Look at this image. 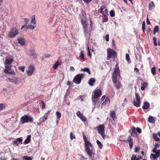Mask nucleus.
<instances>
[{"label":"nucleus","mask_w":160,"mask_h":160,"mask_svg":"<svg viewBox=\"0 0 160 160\" xmlns=\"http://www.w3.org/2000/svg\"><path fill=\"white\" fill-rule=\"evenodd\" d=\"M85 142V150L87 153L88 155L91 160H93L94 158V153L90 149L89 146H92V144L89 141L87 140Z\"/></svg>","instance_id":"f257e3e1"},{"label":"nucleus","mask_w":160,"mask_h":160,"mask_svg":"<svg viewBox=\"0 0 160 160\" xmlns=\"http://www.w3.org/2000/svg\"><path fill=\"white\" fill-rule=\"evenodd\" d=\"M13 61H5L4 63L5 65V69L4 70V71L5 73L15 75V72L11 71V68L12 66L11 63Z\"/></svg>","instance_id":"f03ea898"},{"label":"nucleus","mask_w":160,"mask_h":160,"mask_svg":"<svg viewBox=\"0 0 160 160\" xmlns=\"http://www.w3.org/2000/svg\"><path fill=\"white\" fill-rule=\"evenodd\" d=\"M33 121V119L32 117L30 115H25L21 117L19 124L20 125H22L28 122H32Z\"/></svg>","instance_id":"7ed1b4c3"},{"label":"nucleus","mask_w":160,"mask_h":160,"mask_svg":"<svg viewBox=\"0 0 160 160\" xmlns=\"http://www.w3.org/2000/svg\"><path fill=\"white\" fill-rule=\"evenodd\" d=\"M101 94L102 92L100 89H97L94 92V94L92 96L93 104L94 105H96L97 103L98 99V98L101 96Z\"/></svg>","instance_id":"20e7f679"},{"label":"nucleus","mask_w":160,"mask_h":160,"mask_svg":"<svg viewBox=\"0 0 160 160\" xmlns=\"http://www.w3.org/2000/svg\"><path fill=\"white\" fill-rule=\"evenodd\" d=\"M81 23L85 35H87L88 33V21L86 18H81Z\"/></svg>","instance_id":"39448f33"},{"label":"nucleus","mask_w":160,"mask_h":160,"mask_svg":"<svg viewBox=\"0 0 160 160\" xmlns=\"http://www.w3.org/2000/svg\"><path fill=\"white\" fill-rule=\"evenodd\" d=\"M115 66L116 68L113 72L112 76V81L114 82H115L117 78L118 73L120 72L117 63Z\"/></svg>","instance_id":"423d86ee"},{"label":"nucleus","mask_w":160,"mask_h":160,"mask_svg":"<svg viewBox=\"0 0 160 160\" xmlns=\"http://www.w3.org/2000/svg\"><path fill=\"white\" fill-rule=\"evenodd\" d=\"M117 55V52L111 49H108L107 52V58H110L114 59Z\"/></svg>","instance_id":"0eeeda50"},{"label":"nucleus","mask_w":160,"mask_h":160,"mask_svg":"<svg viewBox=\"0 0 160 160\" xmlns=\"http://www.w3.org/2000/svg\"><path fill=\"white\" fill-rule=\"evenodd\" d=\"M84 75L83 74H79L76 75L73 79V82L77 84H79L83 78Z\"/></svg>","instance_id":"6e6552de"},{"label":"nucleus","mask_w":160,"mask_h":160,"mask_svg":"<svg viewBox=\"0 0 160 160\" xmlns=\"http://www.w3.org/2000/svg\"><path fill=\"white\" fill-rule=\"evenodd\" d=\"M98 133L100 134L104 139L105 137L104 131V127L103 125H101L97 127V128Z\"/></svg>","instance_id":"1a4fd4ad"},{"label":"nucleus","mask_w":160,"mask_h":160,"mask_svg":"<svg viewBox=\"0 0 160 160\" xmlns=\"http://www.w3.org/2000/svg\"><path fill=\"white\" fill-rule=\"evenodd\" d=\"M135 96L136 100L133 101V105L137 107H138L140 106L141 105V101L140 97L139 95L137 93H135Z\"/></svg>","instance_id":"9d476101"},{"label":"nucleus","mask_w":160,"mask_h":160,"mask_svg":"<svg viewBox=\"0 0 160 160\" xmlns=\"http://www.w3.org/2000/svg\"><path fill=\"white\" fill-rule=\"evenodd\" d=\"M18 32L15 28H12L11 31L8 33V36L10 38L15 37L18 34Z\"/></svg>","instance_id":"9b49d317"},{"label":"nucleus","mask_w":160,"mask_h":160,"mask_svg":"<svg viewBox=\"0 0 160 160\" xmlns=\"http://www.w3.org/2000/svg\"><path fill=\"white\" fill-rule=\"evenodd\" d=\"M128 138V139L127 140H123L121 141L122 142H126V143L128 142L130 148L131 149H132L133 145V139L131 138L130 136H129Z\"/></svg>","instance_id":"f8f14e48"},{"label":"nucleus","mask_w":160,"mask_h":160,"mask_svg":"<svg viewBox=\"0 0 160 160\" xmlns=\"http://www.w3.org/2000/svg\"><path fill=\"white\" fill-rule=\"evenodd\" d=\"M35 67L33 65H29L28 70L27 72V75L28 76H31L32 75L35 70Z\"/></svg>","instance_id":"ddd939ff"},{"label":"nucleus","mask_w":160,"mask_h":160,"mask_svg":"<svg viewBox=\"0 0 160 160\" xmlns=\"http://www.w3.org/2000/svg\"><path fill=\"white\" fill-rule=\"evenodd\" d=\"M76 114L82 121L86 122L87 121V118L84 116L83 113H81L80 111H78L76 113Z\"/></svg>","instance_id":"4468645a"},{"label":"nucleus","mask_w":160,"mask_h":160,"mask_svg":"<svg viewBox=\"0 0 160 160\" xmlns=\"http://www.w3.org/2000/svg\"><path fill=\"white\" fill-rule=\"evenodd\" d=\"M1 56L3 58V60L5 59V60H13L12 58V56H11L8 55L7 53H2L1 55Z\"/></svg>","instance_id":"2eb2a0df"},{"label":"nucleus","mask_w":160,"mask_h":160,"mask_svg":"<svg viewBox=\"0 0 160 160\" xmlns=\"http://www.w3.org/2000/svg\"><path fill=\"white\" fill-rule=\"evenodd\" d=\"M108 12V10L104 5L102 6L98 10V12L101 13L103 15L104 14L105 12Z\"/></svg>","instance_id":"dca6fc26"},{"label":"nucleus","mask_w":160,"mask_h":160,"mask_svg":"<svg viewBox=\"0 0 160 160\" xmlns=\"http://www.w3.org/2000/svg\"><path fill=\"white\" fill-rule=\"evenodd\" d=\"M129 132L131 134V136H134L136 135L135 128L134 127H132L131 129L129 130Z\"/></svg>","instance_id":"f3484780"},{"label":"nucleus","mask_w":160,"mask_h":160,"mask_svg":"<svg viewBox=\"0 0 160 160\" xmlns=\"http://www.w3.org/2000/svg\"><path fill=\"white\" fill-rule=\"evenodd\" d=\"M110 99L109 97H107L105 101L102 102V107L105 106V105L109 104L110 103Z\"/></svg>","instance_id":"a211bd4d"},{"label":"nucleus","mask_w":160,"mask_h":160,"mask_svg":"<svg viewBox=\"0 0 160 160\" xmlns=\"http://www.w3.org/2000/svg\"><path fill=\"white\" fill-rule=\"evenodd\" d=\"M108 12H105L104 13V14L102 16L103 19L102 20V22H107L108 20V17H107V15H108Z\"/></svg>","instance_id":"6ab92c4d"},{"label":"nucleus","mask_w":160,"mask_h":160,"mask_svg":"<svg viewBox=\"0 0 160 160\" xmlns=\"http://www.w3.org/2000/svg\"><path fill=\"white\" fill-rule=\"evenodd\" d=\"M117 78L115 82H113L114 83V86L116 87V88L118 89L120 88L122 86V85L119 82H117Z\"/></svg>","instance_id":"aec40b11"},{"label":"nucleus","mask_w":160,"mask_h":160,"mask_svg":"<svg viewBox=\"0 0 160 160\" xmlns=\"http://www.w3.org/2000/svg\"><path fill=\"white\" fill-rule=\"evenodd\" d=\"M150 107L149 103L147 102H144L143 105L142 107V108L144 110H146L148 109Z\"/></svg>","instance_id":"412c9836"},{"label":"nucleus","mask_w":160,"mask_h":160,"mask_svg":"<svg viewBox=\"0 0 160 160\" xmlns=\"http://www.w3.org/2000/svg\"><path fill=\"white\" fill-rule=\"evenodd\" d=\"M22 140L21 138H18L16 139V140L13 142V144L18 145L20 143L22 142Z\"/></svg>","instance_id":"4be33fe9"},{"label":"nucleus","mask_w":160,"mask_h":160,"mask_svg":"<svg viewBox=\"0 0 160 160\" xmlns=\"http://www.w3.org/2000/svg\"><path fill=\"white\" fill-rule=\"evenodd\" d=\"M148 121L151 123H154L155 122V118L152 116H150L148 118Z\"/></svg>","instance_id":"5701e85b"},{"label":"nucleus","mask_w":160,"mask_h":160,"mask_svg":"<svg viewBox=\"0 0 160 160\" xmlns=\"http://www.w3.org/2000/svg\"><path fill=\"white\" fill-rule=\"evenodd\" d=\"M18 42L22 45L24 46L25 45V40L22 38H20L18 39Z\"/></svg>","instance_id":"b1692460"},{"label":"nucleus","mask_w":160,"mask_h":160,"mask_svg":"<svg viewBox=\"0 0 160 160\" xmlns=\"http://www.w3.org/2000/svg\"><path fill=\"white\" fill-rule=\"evenodd\" d=\"M155 5L153 2L152 1L150 3H149L148 5V8L149 10H151L153 9L155 7Z\"/></svg>","instance_id":"393cba45"},{"label":"nucleus","mask_w":160,"mask_h":160,"mask_svg":"<svg viewBox=\"0 0 160 160\" xmlns=\"http://www.w3.org/2000/svg\"><path fill=\"white\" fill-rule=\"evenodd\" d=\"M96 82L94 78H90L88 82V83L90 86H92L94 83Z\"/></svg>","instance_id":"a878e982"},{"label":"nucleus","mask_w":160,"mask_h":160,"mask_svg":"<svg viewBox=\"0 0 160 160\" xmlns=\"http://www.w3.org/2000/svg\"><path fill=\"white\" fill-rule=\"evenodd\" d=\"M62 63V62H60V61H58L56 62L55 64H54L53 67L54 69H56Z\"/></svg>","instance_id":"bb28decb"},{"label":"nucleus","mask_w":160,"mask_h":160,"mask_svg":"<svg viewBox=\"0 0 160 160\" xmlns=\"http://www.w3.org/2000/svg\"><path fill=\"white\" fill-rule=\"evenodd\" d=\"M110 116L111 117L112 119L114 121L115 119L116 118V113H115V112L114 111H111V113L110 114Z\"/></svg>","instance_id":"cd10ccee"},{"label":"nucleus","mask_w":160,"mask_h":160,"mask_svg":"<svg viewBox=\"0 0 160 160\" xmlns=\"http://www.w3.org/2000/svg\"><path fill=\"white\" fill-rule=\"evenodd\" d=\"M148 86V83L146 82H144L142 84L141 87V89L142 91L144 90Z\"/></svg>","instance_id":"c85d7f7f"},{"label":"nucleus","mask_w":160,"mask_h":160,"mask_svg":"<svg viewBox=\"0 0 160 160\" xmlns=\"http://www.w3.org/2000/svg\"><path fill=\"white\" fill-rule=\"evenodd\" d=\"M25 27L26 28L25 31H26L28 29H34L35 28V27L34 26L31 25H27Z\"/></svg>","instance_id":"c756f323"},{"label":"nucleus","mask_w":160,"mask_h":160,"mask_svg":"<svg viewBox=\"0 0 160 160\" xmlns=\"http://www.w3.org/2000/svg\"><path fill=\"white\" fill-rule=\"evenodd\" d=\"M24 20L25 22V24L22 26L21 28V29H22L27 25V23L29 21L28 19L27 18H24Z\"/></svg>","instance_id":"7c9ffc66"},{"label":"nucleus","mask_w":160,"mask_h":160,"mask_svg":"<svg viewBox=\"0 0 160 160\" xmlns=\"http://www.w3.org/2000/svg\"><path fill=\"white\" fill-rule=\"evenodd\" d=\"M49 112V111H48L47 113H45L44 115V116L42 117V122H44L47 118L48 117V114Z\"/></svg>","instance_id":"2f4dec72"},{"label":"nucleus","mask_w":160,"mask_h":160,"mask_svg":"<svg viewBox=\"0 0 160 160\" xmlns=\"http://www.w3.org/2000/svg\"><path fill=\"white\" fill-rule=\"evenodd\" d=\"M153 137L155 141H159L160 139L158 137L157 135L156 134L154 133L153 134Z\"/></svg>","instance_id":"473e14b6"},{"label":"nucleus","mask_w":160,"mask_h":160,"mask_svg":"<svg viewBox=\"0 0 160 160\" xmlns=\"http://www.w3.org/2000/svg\"><path fill=\"white\" fill-rule=\"evenodd\" d=\"M31 137L30 135H28L26 139L24 141V143L27 144L30 142L31 140Z\"/></svg>","instance_id":"72a5a7b5"},{"label":"nucleus","mask_w":160,"mask_h":160,"mask_svg":"<svg viewBox=\"0 0 160 160\" xmlns=\"http://www.w3.org/2000/svg\"><path fill=\"white\" fill-rule=\"evenodd\" d=\"M30 53L31 55L34 58L36 56V53L35 50H30Z\"/></svg>","instance_id":"f704fd0d"},{"label":"nucleus","mask_w":160,"mask_h":160,"mask_svg":"<svg viewBox=\"0 0 160 160\" xmlns=\"http://www.w3.org/2000/svg\"><path fill=\"white\" fill-rule=\"evenodd\" d=\"M32 19L31 21V23L34 25L36 24V21L35 20V16L34 15H32Z\"/></svg>","instance_id":"c9c22d12"},{"label":"nucleus","mask_w":160,"mask_h":160,"mask_svg":"<svg viewBox=\"0 0 160 160\" xmlns=\"http://www.w3.org/2000/svg\"><path fill=\"white\" fill-rule=\"evenodd\" d=\"M159 31V27L158 26H155L154 28L153 34H155L156 32H158Z\"/></svg>","instance_id":"e433bc0d"},{"label":"nucleus","mask_w":160,"mask_h":160,"mask_svg":"<svg viewBox=\"0 0 160 160\" xmlns=\"http://www.w3.org/2000/svg\"><path fill=\"white\" fill-rule=\"evenodd\" d=\"M97 143L99 148L102 149L103 147L102 144L98 140H97Z\"/></svg>","instance_id":"4c0bfd02"},{"label":"nucleus","mask_w":160,"mask_h":160,"mask_svg":"<svg viewBox=\"0 0 160 160\" xmlns=\"http://www.w3.org/2000/svg\"><path fill=\"white\" fill-rule=\"evenodd\" d=\"M159 145L157 143H156L154 145V147L152 150L153 152H156V149L159 147Z\"/></svg>","instance_id":"58836bf2"},{"label":"nucleus","mask_w":160,"mask_h":160,"mask_svg":"<svg viewBox=\"0 0 160 160\" xmlns=\"http://www.w3.org/2000/svg\"><path fill=\"white\" fill-rule=\"evenodd\" d=\"M56 115L57 119H59L61 116V113L57 111L56 112Z\"/></svg>","instance_id":"ea45409f"},{"label":"nucleus","mask_w":160,"mask_h":160,"mask_svg":"<svg viewBox=\"0 0 160 160\" xmlns=\"http://www.w3.org/2000/svg\"><path fill=\"white\" fill-rule=\"evenodd\" d=\"M23 160H32V158L30 157L24 156L22 158Z\"/></svg>","instance_id":"a19ab883"},{"label":"nucleus","mask_w":160,"mask_h":160,"mask_svg":"<svg viewBox=\"0 0 160 160\" xmlns=\"http://www.w3.org/2000/svg\"><path fill=\"white\" fill-rule=\"evenodd\" d=\"M145 21H143L142 22V30L143 32H144L145 30Z\"/></svg>","instance_id":"79ce46f5"},{"label":"nucleus","mask_w":160,"mask_h":160,"mask_svg":"<svg viewBox=\"0 0 160 160\" xmlns=\"http://www.w3.org/2000/svg\"><path fill=\"white\" fill-rule=\"evenodd\" d=\"M156 68L155 67H153L152 68L151 72L152 73L153 75H155L156 74Z\"/></svg>","instance_id":"37998d69"},{"label":"nucleus","mask_w":160,"mask_h":160,"mask_svg":"<svg viewBox=\"0 0 160 160\" xmlns=\"http://www.w3.org/2000/svg\"><path fill=\"white\" fill-rule=\"evenodd\" d=\"M84 52L83 51H82L80 54V57L82 59L84 58Z\"/></svg>","instance_id":"c03bdc74"},{"label":"nucleus","mask_w":160,"mask_h":160,"mask_svg":"<svg viewBox=\"0 0 160 160\" xmlns=\"http://www.w3.org/2000/svg\"><path fill=\"white\" fill-rule=\"evenodd\" d=\"M83 71H85L88 73L89 74H90L91 72L89 69L88 68H85L83 70Z\"/></svg>","instance_id":"a18cd8bd"},{"label":"nucleus","mask_w":160,"mask_h":160,"mask_svg":"<svg viewBox=\"0 0 160 160\" xmlns=\"http://www.w3.org/2000/svg\"><path fill=\"white\" fill-rule=\"evenodd\" d=\"M110 15L111 17L114 16L115 15L114 11L113 10L111 11L110 12Z\"/></svg>","instance_id":"49530a36"},{"label":"nucleus","mask_w":160,"mask_h":160,"mask_svg":"<svg viewBox=\"0 0 160 160\" xmlns=\"http://www.w3.org/2000/svg\"><path fill=\"white\" fill-rule=\"evenodd\" d=\"M156 154V155L158 157H159L160 155V150H158L157 151L156 150V152H154Z\"/></svg>","instance_id":"de8ad7c7"},{"label":"nucleus","mask_w":160,"mask_h":160,"mask_svg":"<svg viewBox=\"0 0 160 160\" xmlns=\"http://www.w3.org/2000/svg\"><path fill=\"white\" fill-rule=\"evenodd\" d=\"M157 38L155 37L153 38V41L154 42V45L155 46H157Z\"/></svg>","instance_id":"09e8293b"},{"label":"nucleus","mask_w":160,"mask_h":160,"mask_svg":"<svg viewBox=\"0 0 160 160\" xmlns=\"http://www.w3.org/2000/svg\"><path fill=\"white\" fill-rule=\"evenodd\" d=\"M70 138L71 140L75 138V137L74 134H73L72 132H71L70 134Z\"/></svg>","instance_id":"8fccbe9b"},{"label":"nucleus","mask_w":160,"mask_h":160,"mask_svg":"<svg viewBox=\"0 0 160 160\" xmlns=\"http://www.w3.org/2000/svg\"><path fill=\"white\" fill-rule=\"evenodd\" d=\"M142 64H141V63L139 62V63H137L136 64V65L135 66V67H138V68H139V67H140L141 68H142Z\"/></svg>","instance_id":"3c124183"},{"label":"nucleus","mask_w":160,"mask_h":160,"mask_svg":"<svg viewBox=\"0 0 160 160\" xmlns=\"http://www.w3.org/2000/svg\"><path fill=\"white\" fill-rule=\"evenodd\" d=\"M5 106L2 103L0 104V110L3 109L5 108Z\"/></svg>","instance_id":"603ef678"},{"label":"nucleus","mask_w":160,"mask_h":160,"mask_svg":"<svg viewBox=\"0 0 160 160\" xmlns=\"http://www.w3.org/2000/svg\"><path fill=\"white\" fill-rule=\"evenodd\" d=\"M25 68V67L24 66H21L19 67V70L22 72H24V71Z\"/></svg>","instance_id":"864d4df0"},{"label":"nucleus","mask_w":160,"mask_h":160,"mask_svg":"<svg viewBox=\"0 0 160 160\" xmlns=\"http://www.w3.org/2000/svg\"><path fill=\"white\" fill-rule=\"evenodd\" d=\"M136 156L135 155H133L131 158V160H136Z\"/></svg>","instance_id":"5fc2aeb1"},{"label":"nucleus","mask_w":160,"mask_h":160,"mask_svg":"<svg viewBox=\"0 0 160 160\" xmlns=\"http://www.w3.org/2000/svg\"><path fill=\"white\" fill-rule=\"evenodd\" d=\"M139 148L138 147H136L134 148V152H139Z\"/></svg>","instance_id":"6e6d98bb"},{"label":"nucleus","mask_w":160,"mask_h":160,"mask_svg":"<svg viewBox=\"0 0 160 160\" xmlns=\"http://www.w3.org/2000/svg\"><path fill=\"white\" fill-rule=\"evenodd\" d=\"M92 25H93V23H92V21L91 19H90V27H91V30H92ZM91 30L90 31V32H91Z\"/></svg>","instance_id":"4d7b16f0"},{"label":"nucleus","mask_w":160,"mask_h":160,"mask_svg":"<svg viewBox=\"0 0 160 160\" xmlns=\"http://www.w3.org/2000/svg\"><path fill=\"white\" fill-rule=\"evenodd\" d=\"M106 40L107 41H108L109 40V36L108 34H107L106 35V36L105 37V38Z\"/></svg>","instance_id":"13d9d810"},{"label":"nucleus","mask_w":160,"mask_h":160,"mask_svg":"<svg viewBox=\"0 0 160 160\" xmlns=\"http://www.w3.org/2000/svg\"><path fill=\"white\" fill-rule=\"evenodd\" d=\"M126 59V60H130L129 55L128 54H127L126 55L125 57Z\"/></svg>","instance_id":"bf43d9fd"},{"label":"nucleus","mask_w":160,"mask_h":160,"mask_svg":"<svg viewBox=\"0 0 160 160\" xmlns=\"http://www.w3.org/2000/svg\"><path fill=\"white\" fill-rule=\"evenodd\" d=\"M136 130H137V132L138 133H141V132H142V130H141V129L140 128H136Z\"/></svg>","instance_id":"052dcab7"},{"label":"nucleus","mask_w":160,"mask_h":160,"mask_svg":"<svg viewBox=\"0 0 160 160\" xmlns=\"http://www.w3.org/2000/svg\"><path fill=\"white\" fill-rule=\"evenodd\" d=\"M151 157H152L154 159H155L156 158V155L153 154H151Z\"/></svg>","instance_id":"680f3d73"},{"label":"nucleus","mask_w":160,"mask_h":160,"mask_svg":"<svg viewBox=\"0 0 160 160\" xmlns=\"http://www.w3.org/2000/svg\"><path fill=\"white\" fill-rule=\"evenodd\" d=\"M92 0H83L84 2L85 3H89L91 2Z\"/></svg>","instance_id":"e2e57ef3"},{"label":"nucleus","mask_w":160,"mask_h":160,"mask_svg":"<svg viewBox=\"0 0 160 160\" xmlns=\"http://www.w3.org/2000/svg\"><path fill=\"white\" fill-rule=\"evenodd\" d=\"M42 109H43L44 108H45V104L43 101H42Z\"/></svg>","instance_id":"0e129e2a"},{"label":"nucleus","mask_w":160,"mask_h":160,"mask_svg":"<svg viewBox=\"0 0 160 160\" xmlns=\"http://www.w3.org/2000/svg\"><path fill=\"white\" fill-rule=\"evenodd\" d=\"M82 134H83V139L84 141H86L87 140L86 137L84 135L83 132Z\"/></svg>","instance_id":"69168bd1"},{"label":"nucleus","mask_w":160,"mask_h":160,"mask_svg":"<svg viewBox=\"0 0 160 160\" xmlns=\"http://www.w3.org/2000/svg\"><path fill=\"white\" fill-rule=\"evenodd\" d=\"M112 45L113 46H114V47L115 46L116 44H115V42L114 40L113 39L112 40Z\"/></svg>","instance_id":"338daca9"},{"label":"nucleus","mask_w":160,"mask_h":160,"mask_svg":"<svg viewBox=\"0 0 160 160\" xmlns=\"http://www.w3.org/2000/svg\"><path fill=\"white\" fill-rule=\"evenodd\" d=\"M146 22H147V23L148 24V25H150L151 24V22H150L149 21V19H148V17H147V21H146Z\"/></svg>","instance_id":"774afa93"}]
</instances>
